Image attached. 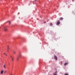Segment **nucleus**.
Returning a JSON list of instances; mask_svg holds the SVG:
<instances>
[{"instance_id": "f257e3e1", "label": "nucleus", "mask_w": 75, "mask_h": 75, "mask_svg": "<svg viewBox=\"0 0 75 75\" xmlns=\"http://www.w3.org/2000/svg\"><path fill=\"white\" fill-rule=\"evenodd\" d=\"M60 24V21H58L57 22V25H59Z\"/></svg>"}, {"instance_id": "f03ea898", "label": "nucleus", "mask_w": 75, "mask_h": 75, "mask_svg": "<svg viewBox=\"0 0 75 75\" xmlns=\"http://www.w3.org/2000/svg\"><path fill=\"white\" fill-rule=\"evenodd\" d=\"M10 57L11 58V59H12V61H14V58H13V57H12V56H11V55L10 56Z\"/></svg>"}, {"instance_id": "7ed1b4c3", "label": "nucleus", "mask_w": 75, "mask_h": 75, "mask_svg": "<svg viewBox=\"0 0 75 75\" xmlns=\"http://www.w3.org/2000/svg\"><path fill=\"white\" fill-rule=\"evenodd\" d=\"M9 50V46L8 45L7 46V52H8Z\"/></svg>"}, {"instance_id": "20e7f679", "label": "nucleus", "mask_w": 75, "mask_h": 75, "mask_svg": "<svg viewBox=\"0 0 75 75\" xmlns=\"http://www.w3.org/2000/svg\"><path fill=\"white\" fill-rule=\"evenodd\" d=\"M54 57L56 60H57V59H58V58H57V56H54Z\"/></svg>"}, {"instance_id": "39448f33", "label": "nucleus", "mask_w": 75, "mask_h": 75, "mask_svg": "<svg viewBox=\"0 0 75 75\" xmlns=\"http://www.w3.org/2000/svg\"><path fill=\"white\" fill-rule=\"evenodd\" d=\"M63 19H64V18H63L62 17H61L59 18V20H63Z\"/></svg>"}, {"instance_id": "423d86ee", "label": "nucleus", "mask_w": 75, "mask_h": 75, "mask_svg": "<svg viewBox=\"0 0 75 75\" xmlns=\"http://www.w3.org/2000/svg\"><path fill=\"white\" fill-rule=\"evenodd\" d=\"M4 69H6V64H5L4 66Z\"/></svg>"}, {"instance_id": "0eeeda50", "label": "nucleus", "mask_w": 75, "mask_h": 75, "mask_svg": "<svg viewBox=\"0 0 75 75\" xmlns=\"http://www.w3.org/2000/svg\"><path fill=\"white\" fill-rule=\"evenodd\" d=\"M8 23H9V25H10V24H11V22L10 21H8Z\"/></svg>"}, {"instance_id": "6e6552de", "label": "nucleus", "mask_w": 75, "mask_h": 75, "mask_svg": "<svg viewBox=\"0 0 75 75\" xmlns=\"http://www.w3.org/2000/svg\"><path fill=\"white\" fill-rule=\"evenodd\" d=\"M68 63H65L64 64V65H68Z\"/></svg>"}, {"instance_id": "1a4fd4ad", "label": "nucleus", "mask_w": 75, "mask_h": 75, "mask_svg": "<svg viewBox=\"0 0 75 75\" xmlns=\"http://www.w3.org/2000/svg\"><path fill=\"white\" fill-rule=\"evenodd\" d=\"M3 70H2L1 71V74H3Z\"/></svg>"}, {"instance_id": "9d476101", "label": "nucleus", "mask_w": 75, "mask_h": 75, "mask_svg": "<svg viewBox=\"0 0 75 75\" xmlns=\"http://www.w3.org/2000/svg\"><path fill=\"white\" fill-rule=\"evenodd\" d=\"M4 30H5V31H7V28H5L4 29Z\"/></svg>"}, {"instance_id": "9b49d317", "label": "nucleus", "mask_w": 75, "mask_h": 75, "mask_svg": "<svg viewBox=\"0 0 75 75\" xmlns=\"http://www.w3.org/2000/svg\"><path fill=\"white\" fill-rule=\"evenodd\" d=\"M64 75H69V74H68L66 73L64 74Z\"/></svg>"}, {"instance_id": "f8f14e48", "label": "nucleus", "mask_w": 75, "mask_h": 75, "mask_svg": "<svg viewBox=\"0 0 75 75\" xmlns=\"http://www.w3.org/2000/svg\"><path fill=\"white\" fill-rule=\"evenodd\" d=\"M16 52L14 51H13V54H16Z\"/></svg>"}, {"instance_id": "ddd939ff", "label": "nucleus", "mask_w": 75, "mask_h": 75, "mask_svg": "<svg viewBox=\"0 0 75 75\" xmlns=\"http://www.w3.org/2000/svg\"><path fill=\"white\" fill-rule=\"evenodd\" d=\"M50 25H51V26H52V23H50Z\"/></svg>"}, {"instance_id": "4468645a", "label": "nucleus", "mask_w": 75, "mask_h": 75, "mask_svg": "<svg viewBox=\"0 0 75 75\" xmlns=\"http://www.w3.org/2000/svg\"><path fill=\"white\" fill-rule=\"evenodd\" d=\"M18 59H19V57H17V60H18Z\"/></svg>"}, {"instance_id": "2eb2a0df", "label": "nucleus", "mask_w": 75, "mask_h": 75, "mask_svg": "<svg viewBox=\"0 0 75 75\" xmlns=\"http://www.w3.org/2000/svg\"><path fill=\"white\" fill-rule=\"evenodd\" d=\"M21 54H20L19 55V57H20V58H21Z\"/></svg>"}, {"instance_id": "dca6fc26", "label": "nucleus", "mask_w": 75, "mask_h": 75, "mask_svg": "<svg viewBox=\"0 0 75 75\" xmlns=\"http://www.w3.org/2000/svg\"><path fill=\"white\" fill-rule=\"evenodd\" d=\"M11 75H14V74H12V73H11Z\"/></svg>"}, {"instance_id": "f3484780", "label": "nucleus", "mask_w": 75, "mask_h": 75, "mask_svg": "<svg viewBox=\"0 0 75 75\" xmlns=\"http://www.w3.org/2000/svg\"><path fill=\"white\" fill-rule=\"evenodd\" d=\"M61 64H62V62H61Z\"/></svg>"}, {"instance_id": "a211bd4d", "label": "nucleus", "mask_w": 75, "mask_h": 75, "mask_svg": "<svg viewBox=\"0 0 75 75\" xmlns=\"http://www.w3.org/2000/svg\"><path fill=\"white\" fill-rule=\"evenodd\" d=\"M53 75H57V74H54Z\"/></svg>"}, {"instance_id": "6ab92c4d", "label": "nucleus", "mask_w": 75, "mask_h": 75, "mask_svg": "<svg viewBox=\"0 0 75 75\" xmlns=\"http://www.w3.org/2000/svg\"><path fill=\"white\" fill-rule=\"evenodd\" d=\"M5 74V73H6V71H5L4 72Z\"/></svg>"}, {"instance_id": "aec40b11", "label": "nucleus", "mask_w": 75, "mask_h": 75, "mask_svg": "<svg viewBox=\"0 0 75 75\" xmlns=\"http://www.w3.org/2000/svg\"><path fill=\"white\" fill-rule=\"evenodd\" d=\"M44 23H46V22H44Z\"/></svg>"}, {"instance_id": "412c9836", "label": "nucleus", "mask_w": 75, "mask_h": 75, "mask_svg": "<svg viewBox=\"0 0 75 75\" xmlns=\"http://www.w3.org/2000/svg\"><path fill=\"white\" fill-rule=\"evenodd\" d=\"M5 55H6V56H7V55L6 54Z\"/></svg>"}, {"instance_id": "4be33fe9", "label": "nucleus", "mask_w": 75, "mask_h": 75, "mask_svg": "<svg viewBox=\"0 0 75 75\" xmlns=\"http://www.w3.org/2000/svg\"><path fill=\"white\" fill-rule=\"evenodd\" d=\"M4 55H5V54H5V53H4Z\"/></svg>"}, {"instance_id": "5701e85b", "label": "nucleus", "mask_w": 75, "mask_h": 75, "mask_svg": "<svg viewBox=\"0 0 75 75\" xmlns=\"http://www.w3.org/2000/svg\"><path fill=\"white\" fill-rule=\"evenodd\" d=\"M36 1V0H35V1Z\"/></svg>"}]
</instances>
